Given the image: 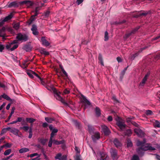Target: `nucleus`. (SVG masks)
<instances>
[{
    "label": "nucleus",
    "mask_w": 160,
    "mask_h": 160,
    "mask_svg": "<svg viewBox=\"0 0 160 160\" xmlns=\"http://www.w3.org/2000/svg\"><path fill=\"white\" fill-rule=\"evenodd\" d=\"M156 150V148L152 146L151 144L147 143L144 148L139 147L136 150L137 153L139 155L143 154L144 153V151L150 150L153 151Z\"/></svg>",
    "instance_id": "nucleus-1"
},
{
    "label": "nucleus",
    "mask_w": 160,
    "mask_h": 160,
    "mask_svg": "<svg viewBox=\"0 0 160 160\" xmlns=\"http://www.w3.org/2000/svg\"><path fill=\"white\" fill-rule=\"evenodd\" d=\"M116 124L119 128L120 131H124L125 130L126 126L124 122L121 119L118 118L116 120Z\"/></svg>",
    "instance_id": "nucleus-2"
},
{
    "label": "nucleus",
    "mask_w": 160,
    "mask_h": 160,
    "mask_svg": "<svg viewBox=\"0 0 160 160\" xmlns=\"http://www.w3.org/2000/svg\"><path fill=\"white\" fill-rule=\"evenodd\" d=\"M16 39L18 41H26L28 39V37L25 34H22L21 33H19L17 34Z\"/></svg>",
    "instance_id": "nucleus-3"
},
{
    "label": "nucleus",
    "mask_w": 160,
    "mask_h": 160,
    "mask_svg": "<svg viewBox=\"0 0 160 160\" xmlns=\"http://www.w3.org/2000/svg\"><path fill=\"white\" fill-rule=\"evenodd\" d=\"M150 75V72H148L147 74H146L142 80L141 82L139 84V86L140 87H143L144 86L145 84L146 81H147L149 76Z\"/></svg>",
    "instance_id": "nucleus-4"
},
{
    "label": "nucleus",
    "mask_w": 160,
    "mask_h": 160,
    "mask_svg": "<svg viewBox=\"0 0 160 160\" xmlns=\"http://www.w3.org/2000/svg\"><path fill=\"white\" fill-rule=\"evenodd\" d=\"M101 127L102 130L105 135H107L110 133L111 132L107 126L105 125H103Z\"/></svg>",
    "instance_id": "nucleus-5"
},
{
    "label": "nucleus",
    "mask_w": 160,
    "mask_h": 160,
    "mask_svg": "<svg viewBox=\"0 0 160 160\" xmlns=\"http://www.w3.org/2000/svg\"><path fill=\"white\" fill-rule=\"evenodd\" d=\"M93 135L92 136V140L95 141L100 138V134L98 132H94Z\"/></svg>",
    "instance_id": "nucleus-6"
},
{
    "label": "nucleus",
    "mask_w": 160,
    "mask_h": 160,
    "mask_svg": "<svg viewBox=\"0 0 160 160\" xmlns=\"http://www.w3.org/2000/svg\"><path fill=\"white\" fill-rule=\"evenodd\" d=\"M134 132L138 137H142L144 136V133L139 128H135Z\"/></svg>",
    "instance_id": "nucleus-7"
},
{
    "label": "nucleus",
    "mask_w": 160,
    "mask_h": 160,
    "mask_svg": "<svg viewBox=\"0 0 160 160\" xmlns=\"http://www.w3.org/2000/svg\"><path fill=\"white\" fill-rule=\"evenodd\" d=\"M146 142L145 139H144L142 141L138 140L137 142V145L138 146L140 147L141 148H144L147 144L146 143Z\"/></svg>",
    "instance_id": "nucleus-8"
},
{
    "label": "nucleus",
    "mask_w": 160,
    "mask_h": 160,
    "mask_svg": "<svg viewBox=\"0 0 160 160\" xmlns=\"http://www.w3.org/2000/svg\"><path fill=\"white\" fill-rule=\"evenodd\" d=\"M20 3L21 4H25L28 7H29L33 5V2L29 0L22 1L20 2Z\"/></svg>",
    "instance_id": "nucleus-9"
},
{
    "label": "nucleus",
    "mask_w": 160,
    "mask_h": 160,
    "mask_svg": "<svg viewBox=\"0 0 160 160\" xmlns=\"http://www.w3.org/2000/svg\"><path fill=\"white\" fill-rule=\"evenodd\" d=\"M57 99L60 101L62 103L66 106H68V104L57 93L56 95Z\"/></svg>",
    "instance_id": "nucleus-10"
},
{
    "label": "nucleus",
    "mask_w": 160,
    "mask_h": 160,
    "mask_svg": "<svg viewBox=\"0 0 160 160\" xmlns=\"http://www.w3.org/2000/svg\"><path fill=\"white\" fill-rule=\"evenodd\" d=\"M110 153L112 157L114 159H117V152L116 150L111 149L110 150Z\"/></svg>",
    "instance_id": "nucleus-11"
},
{
    "label": "nucleus",
    "mask_w": 160,
    "mask_h": 160,
    "mask_svg": "<svg viewBox=\"0 0 160 160\" xmlns=\"http://www.w3.org/2000/svg\"><path fill=\"white\" fill-rule=\"evenodd\" d=\"M14 135L19 136V134H18V132H19V130L18 129L16 128H10V129L9 130Z\"/></svg>",
    "instance_id": "nucleus-12"
},
{
    "label": "nucleus",
    "mask_w": 160,
    "mask_h": 160,
    "mask_svg": "<svg viewBox=\"0 0 160 160\" xmlns=\"http://www.w3.org/2000/svg\"><path fill=\"white\" fill-rule=\"evenodd\" d=\"M31 30L33 34L35 35H38V32L37 30V28L36 25L33 24L32 25V27L31 29Z\"/></svg>",
    "instance_id": "nucleus-13"
},
{
    "label": "nucleus",
    "mask_w": 160,
    "mask_h": 160,
    "mask_svg": "<svg viewBox=\"0 0 160 160\" xmlns=\"http://www.w3.org/2000/svg\"><path fill=\"white\" fill-rule=\"evenodd\" d=\"M81 95L82 98V102L84 103L86 105H90V102L87 99L86 97L82 94H81Z\"/></svg>",
    "instance_id": "nucleus-14"
},
{
    "label": "nucleus",
    "mask_w": 160,
    "mask_h": 160,
    "mask_svg": "<svg viewBox=\"0 0 160 160\" xmlns=\"http://www.w3.org/2000/svg\"><path fill=\"white\" fill-rule=\"evenodd\" d=\"M12 17V13H11L8 16H7L5 17L2 20H1V22H2V24H3L4 22H7L8 20H10Z\"/></svg>",
    "instance_id": "nucleus-15"
},
{
    "label": "nucleus",
    "mask_w": 160,
    "mask_h": 160,
    "mask_svg": "<svg viewBox=\"0 0 160 160\" xmlns=\"http://www.w3.org/2000/svg\"><path fill=\"white\" fill-rule=\"evenodd\" d=\"M41 40L43 45L46 46H48L49 45V42L46 39L45 37H42Z\"/></svg>",
    "instance_id": "nucleus-16"
},
{
    "label": "nucleus",
    "mask_w": 160,
    "mask_h": 160,
    "mask_svg": "<svg viewBox=\"0 0 160 160\" xmlns=\"http://www.w3.org/2000/svg\"><path fill=\"white\" fill-rule=\"evenodd\" d=\"M1 97H2L4 99H6L7 100L11 102H13L14 101V100L13 99H11L10 97H9L7 95L5 94H3L1 96Z\"/></svg>",
    "instance_id": "nucleus-17"
},
{
    "label": "nucleus",
    "mask_w": 160,
    "mask_h": 160,
    "mask_svg": "<svg viewBox=\"0 0 160 160\" xmlns=\"http://www.w3.org/2000/svg\"><path fill=\"white\" fill-rule=\"evenodd\" d=\"M65 141L64 140L58 141L56 140H53V144L56 145L63 144L65 143Z\"/></svg>",
    "instance_id": "nucleus-18"
},
{
    "label": "nucleus",
    "mask_w": 160,
    "mask_h": 160,
    "mask_svg": "<svg viewBox=\"0 0 160 160\" xmlns=\"http://www.w3.org/2000/svg\"><path fill=\"white\" fill-rule=\"evenodd\" d=\"M139 27L136 28L132 30L130 33H128L126 34V36L127 37H129L132 34L135 33L139 29Z\"/></svg>",
    "instance_id": "nucleus-19"
},
{
    "label": "nucleus",
    "mask_w": 160,
    "mask_h": 160,
    "mask_svg": "<svg viewBox=\"0 0 160 160\" xmlns=\"http://www.w3.org/2000/svg\"><path fill=\"white\" fill-rule=\"evenodd\" d=\"M88 130L90 134H92L94 132V128L90 125H88Z\"/></svg>",
    "instance_id": "nucleus-20"
},
{
    "label": "nucleus",
    "mask_w": 160,
    "mask_h": 160,
    "mask_svg": "<svg viewBox=\"0 0 160 160\" xmlns=\"http://www.w3.org/2000/svg\"><path fill=\"white\" fill-rule=\"evenodd\" d=\"M6 29L4 27L0 29V37H4L5 36V31Z\"/></svg>",
    "instance_id": "nucleus-21"
},
{
    "label": "nucleus",
    "mask_w": 160,
    "mask_h": 160,
    "mask_svg": "<svg viewBox=\"0 0 160 160\" xmlns=\"http://www.w3.org/2000/svg\"><path fill=\"white\" fill-rule=\"evenodd\" d=\"M29 151V148H23L19 150V152L20 153L22 154L28 152Z\"/></svg>",
    "instance_id": "nucleus-22"
},
{
    "label": "nucleus",
    "mask_w": 160,
    "mask_h": 160,
    "mask_svg": "<svg viewBox=\"0 0 160 160\" xmlns=\"http://www.w3.org/2000/svg\"><path fill=\"white\" fill-rule=\"evenodd\" d=\"M13 28L16 30H18L20 28V24L19 22H13L12 24Z\"/></svg>",
    "instance_id": "nucleus-23"
},
{
    "label": "nucleus",
    "mask_w": 160,
    "mask_h": 160,
    "mask_svg": "<svg viewBox=\"0 0 160 160\" xmlns=\"http://www.w3.org/2000/svg\"><path fill=\"white\" fill-rule=\"evenodd\" d=\"M18 6V5L16 2H10L8 5L9 7H17Z\"/></svg>",
    "instance_id": "nucleus-24"
},
{
    "label": "nucleus",
    "mask_w": 160,
    "mask_h": 160,
    "mask_svg": "<svg viewBox=\"0 0 160 160\" xmlns=\"http://www.w3.org/2000/svg\"><path fill=\"white\" fill-rule=\"evenodd\" d=\"M48 140L47 139H44L41 138H39L38 139V141L43 145L45 144Z\"/></svg>",
    "instance_id": "nucleus-25"
},
{
    "label": "nucleus",
    "mask_w": 160,
    "mask_h": 160,
    "mask_svg": "<svg viewBox=\"0 0 160 160\" xmlns=\"http://www.w3.org/2000/svg\"><path fill=\"white\" fill-rule=\"evenodd\" d=\"M113 143L115 146L117 148L120 146L121 145L120 142L117 138H115L114 140Z\"/></svg>",
    "instance_id": "nucleus-26"
},
{
    "label": "nucleus",
    "mask_w": 160,
    "mask_h": 160,
    "mask_svg": "<svg viewBox=\"0 0 160 160\" xmlns=\"http://www.w3.org/2000/svg\"><path fill=\"white\" fill-rule=\"evenodd\" d=\"M58 129L54 128L52 131L50 138H53V137L56 135V133L58 132Z\"/></svg>",
    "instance_id": "nucleus-27"
},
{
    "label": "nucleus",
    "mask_w": 160,
    "mask_h": 160,
    "mask_svg": "<svg viewBox=\"0 0 160 160\" xmlns=\"http://www.w3.org/2000/svg\"><path fill=\"white\" fill-rule=\"evenodd\" d=\"M27 73L30 78H34V72L31 70H29L28 71Z\"/></svg>",
    "instance_id": "nucleus-28"
},
{
    "label": "nucleus",
    "mask_w": 160,
    "mask_h": 160,
    "mask_svg": "<svg viewBox=\"0 0 160 160\" xmlns=\"http://www.w3.org/2000/svg\"><path fill=\"white\" fill-rule=\"evenodd\" d=\"M45 120L48 123H52L53 121H54L53 118L45 117Z\"/></svg>",
    "instance_id": "nucleus-29"
},
{
    "label": "nucleus",
    "mask_w": 160,
    "mask_h": 160,
    "mask_svg": "<svg viewBox=\"0 0 160 160\" xmlns=\"http://www.w3.org/2000/svg\"><path fill=\"white\" fill-rule=\"evenodd\" d=\"M40 53L42 54H43L45 55H48L49 54V52L46 50L45 49L42 48L40 50Z\"/></svg>",
    "instance_id": "nucleus-30"
},
{
    "label": "nucleus",
    "mask_w": 160,
    "mask_h": 160,
    "mask_svg": "<svg viewBox=\"0 0 160 160\" xmlns=\"http://www.w3.org/2000/svg\"><path fill=\"white\" fill-rule=\"evenodd\" d=\"M95 112L96 115L98 117L101 115V112L100 109L97 107H96L95 108Z\"/></svg>",
    "instance_id": "nucleus-31"
},
{
    "label": "nucleus",
    "mask_w": 160,
    "mask_h": 160,
    "mask_svg": "<svg viewBox=\"0 0 160 160\" xmlns=\"http://www.w3.org/2000/svg\"><path fill=\"white\" fill-rule=\"evenodd\" d=\"M155 127L160 128V122L157 120H155L154 123Z\"/></svg>",
    "instance_id": "nucleus-32"
},
{
    "label": "nucleus",
    "mask_w": 160,
    "mask_h": 160,
    "mask_svg": "<svg viewBox=\"0 0 160 160\" xmlns=\"http://www.w3.org/2000/svg\"><path fill=\"white\" fill-rule=\"evenodd\" d=\"M26 120L27 121L32 123L35 121H36V119L32 118H26Z\"/></svg>",
    "instance_id": "nucleus-33"
},
{
    "label": "nucleus",
    "mask_w": 160,
    "mask_h": 160,
    "mask_svg": "<svg viewBox=\"0 0 160 160\" xmlns=\"http://www.w3.org/2000/svg\"><path fill=\"white\" fill-rule=\"evenodd\" d=\"M10 129V127L3 128L2 130L1 134L2 135L5 133L7 131H9Z\"/></svg>",
    "instance_id": "nucleus-34"
},
{
    "label": "nucleus",
    "mask_w": 160,
    "mask_h": 160,
    "mask_svg": "<svg viewBox=\"0 0 160 160\" xmlns=\"http://www.w3.org/2000/svg\"><path fill=\"white\" fill-rule=\"evenodd\" d=\"M30 128V127H29L28 126H24L23 127H20V128L21 129H23L26 132H27L28 130V129L29 130Z\"/></svg>",
    "instance_id": "nucleus-35"
},
{
    "label": "nucleus",
    "mask_w": 160,
    "mask_h": 160,
    "mask_svg": "<svg viewBox=\"0 0 160 160\" xmlns=\"http://www.w3.org/2000/svg\"><path fill=\"white\" fill-rule=\"evenodd\" d=\"M29 135L28 136V138H32V129L31 127H30V128H29Z\"/></svg>",
    "instance_id": "nucleus-36"
},
{
    "label": "nucleus",
    "mask_w": 160,
    "mask_h": 160,
    "mask_svg": "<svg viewBox=\"0 0 160 160\" xmlns=\"http://www.w3.org/2000/svg\"><path fill=\"white\" fill-rule=\"evenodd\" d=\"M108 32L106 31L104 34V40L107 41L108 40Z\"/></svg>",
    "instance_id": "nucleus-37"
},
{
    "label": "nucleus",
    "mask_w": 160,
    "mask_h": 160,
    "mask_svg": "<svg viewBox=\"0 0 160 160\" xmlns=\"http://www.w3.org/2000/svg\"><path fill=\"white\" fill-rule=\"evenodd\" d=\"M24 49L26 51L28 52L31 50L30 47L28 45H25L24 47Z\"/></svg>",
    "instance_id": "nucleus-38"
},
{
    "label": "nucleus",
    "mask_w": 160,
    "mask_h": 160,
    "mask_svg": "<svg viewBox=\"0 0 160 160\" xmlns=\"http://www.w3.org/2000/svg\"><path fill=\"white\" fill-rule=\"evenodd\" d=\"M11 152V149H7L5 151L4 155L6 156L8 155Z\"/></svg>",
    "instance_id": "nucleus-39"
},
{
    "label": "nucleus",
    "mask_w": 160,
    "mask_h": 160,
    "mask_svg": "<svg viewBox=\"0 0 160 160\" xmlns=\"http://www.w3.org/2000/svg\"><path fill=\"white\" fill-rule=\"evenodd\" d=\"M53 141V140H52V138H50L49 140V142H48V146L50 148V147H52Z\"/></svg>",
    "instance_id": "nucleus-40"
},
{
    "label": "nucleus",
    "mask_w": 160,
    "mask_h": 160,
    "mask_svg": "<svg viewBox=\"0 0 160 160\" xmlns=\"http://www.w3.org/2000/svg\"><path fill=\"white\" fill-rule=\"evenodd\" d=\"M61 156L62 154L61 153H59L56 155L55 157V159H58L60 160V159L61 158Z\"/></svg>",
    "instance_id": "nucleus-41"
},
{
    "label": "nucleus",
    "mask_w": 160,
    "mask_h": 160,
    "mask_svg": "<svg viewBox=\"0 0 160 160\" xmlns=\"http://www.w3.org/2000/svg\"><path fill=\"white\" fill-rule=\"evenodd\" d=\"M15 108L14 107H13L12 108L11 112V113L9 115V116L8 117V119H10L12 115L14 113V111L15 110Z\"/></svg>",
    "instance_id": "nucleus-42"
},
{
    "label": "nucleus",
    "mask_w": 160,
    "mask_h": 160,
    "mask_svg": "<svg viewBox=\"0 0 160 160\" xmlns=\"http://www.w3.org/2000/svg\"><path fill=\"white\" fill-rule=\"evenodd\" d=\"M131 160H139V158L138 155H134L133 156Z\"/></svg>",
    "instance_id": "nucleus-43"
},
{
    "label": "nucleus",
    "mask_w": 160,
    "mask_h": 160,
    "mask_svg": "<svg viewBox=\"0 0 160 160\" xmlns=\"http://www.w3.org/2000/svg\"><path fill=\"white\" fill-rule=\"evenodd\" d=\"M18 44L14 45L13 47L10 48V50L11 51L14 50L15 49L17 48L18 47Z\"/></svg>",
    "instance_id": "nucleus-44"
},
{
    "label": "nucleus",
    "mask_w": 160,
    "mask_h": 160,
    "mask_svg": "<svg viewBox=\"0 0 160 160\" xmlns=\"http://www.w3.org/2000/svg\"><path fill=\"white\" fill-rule=\"evenodd\" d=\"M127 147H131L132 146V142L130 140H128L127 141Z\"/></svg>",
    "instance_id": "nucleus-45"
},
{
    "label": "nucleus",
    "mask_w": 160,
    "mask_h": 160,
    "mask_svg": "<svg viewBox=\"0 0 160 160\" xmlns=\"http://www.w3.org/2000/svg\"><path fill=\"white\" fill-rule=\"evenodd\" d=\"M132 134V131L131 129H128L127 130L125 135H126L129 136Z\"/></svg>",
    "instance_id": "nucleus-46"
},
{
    "label": "nucleus",
    "mask_w": 160,
    "mask_h": 160,
    "mask_svg": "<svg viewBox=\"0 0 160 160\" xmlns=\"http://www.w3.org/2000/svg\"><path fill=\"white\" fill-rule=\"evenodd\" d=\"M67 156L66 155H64L61 156L60 160H67Z\"/></svg>",
    "instance_id": "nucleus-47"
},
{
    "label": "nucleus",
    "mask_w": 160,
    "mask_h": 160,
    "mask_svg": "<svg viewBox=\"0 0 160 160\" xmlns=\"http://www.w3.org/2000/svg\"><path fill=\"white\" fill-rule=\"evenodd\" d=\"M146 114L147 115H150L152 114V112L151 110H148L146 111Z\"/></svg>",
    "instance_id": "nucleus-48"
},
{
    "label": "nucleus",
    "mask_w": 160,
    "mask_h": 160,
    "mask_svg": "<svg viewBox=\"0 0 160 160\" xmlns=\"http://www.w3.org/2000/svg\"><path fill=\"white\" fill-rule=\"evenodd\" d=\"M34 20V18H32L31 19H30L28 21L27 23L29 25H30L32 23V22Z\"/></svg>",
    "instance_id": "nucleus-49"
},
{
    "label": "nucleus",
    "mask_w": 160,
    "mask_h": 160,
    "mask_svg": "<svg viewBox=\"0 0 160 160\" xmlns=\"http://www.w3.org/2000/svg\"><path fill=\"white\" fill-rule=\"evenodd\" d=\"M75 160H81L80 155H77L75 158Z\"/></svg>",
    "instance_id": "nucleus-50"
},
{
    "label": "nucleus",
    "mask_w": 160,
    "mask_h": 160,
    "mask_svg": "<svg viewBox=\"0 0 160 160\" xmlns=\"http://www.w3.org/2000/svg\"><path fill=\"white\" fill-rule=\"evenodd\" d=\"M4 145V147H6L7 148H9L11 147V144L9 143H7Z\"/></svg>",
    "instance_id": "nucleus-51"
},
{
    "label": "nucleus",
    "mask_w": 160,
    "mask_h": 160,
    "mask_svg": "<svg viewBox=\"0 0 160 160\" xmlns=\"http://www.w3.org/2000/svg\"><path fill=\"white\" fill-rule=\"evenodd\" d=\"M98 59L100 61H102L103 60L102 56L101 54H99L98 56Z\"/></svg>",
    "instance_id": "nucleus-52"
},
{
    "label": "nucleus",
    "mask_w": 160,
    "mask_h": 160,
    "mask_svg": "<svg viewBox=\"0 0 160 160\" xmlns=\"http://www.w3.org/2000/svg\"><path fill=\"white\" fill-rule=\"evenodd\" d=\"M48 124L45 122H43V123L42 124V126L44 128H46L48 127Z\"/></svg>",
    "instance_id": "nucleus-53"
},
{
    "label": "nucleus",
    "mask_w": 160,
    "mask_h": 160,
    "mask_svg": "<svg viewBox=\"0 0 160 160\" xmlns=\"http://www.w3.org/2000/svg\"><path fill=\"white\" fill-rule=\"evenodd\" d=\"M4 48L3 45L0 44V52H2L4 49Z\"/></svg>",
    "instance_id": "nucleus-54"
},
{
    "label": "nucleus",
    "mask_w": 160,
    "mask_h": 160,
    "mask_svg": "<svg viewBox=\"0 0 160 160\" xmlns=\"http://www.w3.org/2000/svg\"><path fill=\"white\" fill-rule=\"evenodd\" d=\"M38 155V154L37 153H34L33 154H31L30 155V157L31 158L33 157L34 156H37Z\"/></svg>",
    "instance_id": "nucleus-55"
},
{
    "label": "nucleus",
    "mask_w": 160,
    "mask_h": 160,
    "mask_svg": "<svg viewBox=\"0 0 160 160\" xmlns=\"http://www.w3.org/2000/svg\"><path fill=\"white\" fill-rule=\"evenodd\" d=\"M12 58L15 61H16L17 62H19V61H18L17 60V57H15V56H12Z\"/></svg>",
    "instance_id": "nucleus-56"
},
{
    "label": "nucleus",
    "mask_w": 160,
    "mask_h": 160,
    "mask_svg": "<svg viewBox=\"0 0 160 160\" xmlns=\"http://www.w3.org/2000/svg\"><path fill=\"white\" fill-rule=\"evenodd\" d=\"M22 120V118L21 117H18V118L16 120L17 122H20Z\"/></svg>",
    "instance_id": "nucleus-57"
},
{
    "label": "nucleus",
    "mask_w": 160,
    "mask_h": 160,
    "mask_svg": "<svg viewBox=\"0 0 160 160\" xmlns=\"http://www.w3.org/2000/svg\"><path fill=\"white\" fill-rule=\"evenodd\" d=\"M160 38V34L158 35L155 38H152V41L155 40H156L159 38Z\"/></svg>",
    "instance_id": "nucleus-58"
},
{
    "label": "nucleus",
    "mask_w": 160,
    "mask_h": 160,
    "mask_svg": "<svg viewBox=\"0 0 160 160\" xmlns=\"http://www.w3.org/2000/svg\"><path fill=\"white\" fill-rule=\"evenodd\" d=\"M108 121L111 122L112 120V117L111 116H109L108 118Z\"/></svg>",
    "instance_id": "nucleus-59"
},
{
    "label": "nucleus",
    "mask_w": 160,
    "mask_h": 160,
    "mask_svg": "<svg viewBox=\"0 0 160 160\" xmlns=\"http://www.w3.org/2000/svg\"><path fill=\"white\" fill-rule=\"evenodd\" d=\"M83 1V0H77V2L78 5H79Z\"/></svg>",
    "instance_id": "nucleus-60"
},
{
    "label": "nucleus",
    "mask_w": 160,
    "mask_h": 160,
    "mask_svg": "<svg viewBox=\"0 0 160 160\" xmlns=\"http://www.w3.org/2000/svg\"><path fill=\"white\" fill-rule=\"evenodd\" d=\"M117 60L118 62H122L121 58L119 57H118L117 58Z\"/></svg>",
    "instance_id": "nucleus-61"
},
{
    "label": "nucleus",
    "mask_w": 160,
    "mask_h": 160,
    "mask_svg": "<svg viewBox=\"0 0 160 160\" xmlns=\"http://www.w3.org/2000/svg\"><path fill=\"white\" fill-rule=\"evenodd\" d=\"M112 98L114 101L115 102H118V100L117 99L116 97L114 96L112 97Z\"/></svg>",
    "instance_id": "nucleus-62"
},
{
    "label": "nucleus",
    "mask_w": 160,
    "mask_h": 160,
    "mask_svg": "<svg viewBox=\"0 0 160 160\" xmlns=\"http://www.w3.org/2000/svg\"><path fill=\"white\" fill-rule=\"evenodd\" d=\"M75 150L78 153H79L80 152V150L78 149V148L76 146L75 147Z\"/></svg>",
    "instance_id": "nucleus-63"
},
{
    "label": "nucleus",
    "mask_w": 160,
    "mask_h": 160,
    "mask_svg": "<svg viewBox=\"0 0 160 160\" xmlns=\"http://www.w3.org/2000/svg\"><path fill=\"white\" fill-rule=\"evenodd\" d=\"M63 74L65 75V76L67 78L68 77V75L66 72L64 70H63V71H62Z\"/></svg>",
    "instance_id": "nucleus-64"
}]
</instances>
